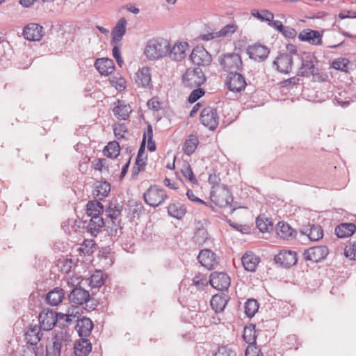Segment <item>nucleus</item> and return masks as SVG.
I'll return each instance as SVG.
<instances>
[{
    "label": "nucleus",
    "mask_w": 356,
    "mask_h": 356,
    "mask_svg": "<svg viewBox=\"0 0 356 356\" xmlns=\"http://www.w3.org/2000/svg\"><path fill=\"white\" fill-rule=\"evenodd\" d=\"M121 211L120 206L112 203L105 210L106 231L111 236H118L122 234V227L118 219Z\"/></svg>",
    "instance_id": "f257e3e1"
},
{
    "label": "nucleus",
    "mask_w": 356,
    "mask_h": 356,
    "mask_svg": "<svg viewBox=\"0 0 356 356\" xmlns=\"http://www.w3.org/2000/svg\"><path fill=\"white\" fill-rule=\"evenodd\" d=\"M170 45V42L162 38L150 40L145 47V54L150 60H156L166 56Z\"/></svg>",
    "instance_id": "f03ea898"
},
{
    "label": "nucleus",
    "mask_w": 356,
    "mask_h": 356,
    "mask_svg": "<svg viewBox=\"0 0 356 356\" xmlns=\"http://www.w3.org/2000/svg\"><path fill=\"white\" fill-rule=\"evenodd\" d=\"M211 200L216 206L219 207H227L229 209V213L235 210V208H232L231 203L233 202V197L231 192L226 186L219 187L211 193Z\"/></svg>",
    "instance_id": "7ed1b4c3"
},
{
    "label": "nucleus",
    "mask_w": 356,
    "mask_h": 356,
    "mask_svg": "<svg viewBox=\"0 0 356 356\" xmlns=\"http://www.w3.org/2000/svg\"><path fill=\"white\" fill-rule=\"evenodd\" d=\"M206 77L200 67L188 68L182 76L184 86L189 88H196L202 85Z\"/></svg>",
    "instance_id": "20e7f679"
},
{
    "label": "nucleus",
    "mask_w": 356,
    "mask_h": 356,
    "mask_svg": "<svg viewBox=\"0 0 356 356\" xmlns=\"http://www.w3.org/2000/svg\"><path fill=\"white\" fill-rule=\"evenodd\" d=\"M143 198L146 204L156 207L168 198V195L163 189L157 186H152L144 193Z\"/></svg>",
    "instance_id": "39448f33"
},
{
    "label": "nucleus",
    "mask_w": 356,
    "mask_h": 356,
    "mask_svg": "<svg viewBox=\"0 0 356 356\" xmlns=\"http://www.w3.org/2000/svg\"><path fill=\"white\" fill-rule=\"evenodd\" d=\"M219 62L222 67L229 72H235L242 67V60L238 54H227L220 56Z\"/></svg>",
    "instance_id": "423d86ee"
},
{
    "label": "nucleus",
    "mask_w": 356,
    "mask_h": 356,
    "mask_svg": "<svg viewBox=\"0 0 356 356\" xmlns=\"http://www.w3.org/2000/svg\"><path fill=\"white\" fill-rule=\"evenodd\" d=\"M200 120L203 125L210 130H214L218 125V116L216 109L212 107L204 108L201 112Z\"/></svg>",
    "instance_id": "0eeeda50"
},
{
    "label": "nucleus",
    "mask_w": 356,
    "mask_h": 356,
    "mask_svg": "<svg viewBox=\"0 0 356 356\" xmlns=\"http://www.w3.org/2000/svg\"><path fill=\"white\" fill-rule=\"evenodd\" d=\"M199 262L208 270L214 269L219 263L217 255L209 249L202 250L197 257Z\"/></svg>",
    "instance_id": "6e6552de"
},
{
    "label": "nucleus",
    "mask_w": 356,
    "mask_h": 356,
    "mask_svg": "<svg viewBox=\"0 0 356 356\" xmlns=\"http://www.w3.org/2000/svg\"><path fill=\"white\" fill-rule=\"evenodd\" d=\"M246 51L251 59L257 62L264 61L270 52L269 49L266 46L261 44L248 46Z\"/></svg>",
    "instance_id": "1a4fd4ad"
},
{
    "label": "nucleus",
    "mask_w": 356,
    "mask_h": 356,
    "mask_svg": "<svg viewBox=\"0 0 356 356\" xmlns=\"http://www.w3.org/2000/svg\"><path fill=\"white\" fill-rule=\"evenodd\" d=\"M210 284L217 290H227L230 285V278L223 272H213L210 275Z\"/></svg>",
    "instance_id": "9d476101"
},
{
    "label": "nucleus",
    "mask_w": 356,
    "mask_h": 356,
    "mask_svg": "<svg viewBox=\"0 0 356 356\" xmlns=\"http://www.w3.org/2000/svg\"><path fill=\"white\" fill-rule=\"evenodd\" d=\"M226 83L228 88L235 92L244 90L246 86L244 76L237 72L229 73Z\"/></svg>",
    "instance_id": "9b49d317"
},
{
    "label": "nucleus",
    "mask_w": 356,
    "mask_h": 356,
    "mask_svg": "<svg viewBox=\"0 0 356 356\" xmlns=\"http://www.w3.org/2000/svg\"><path fill=\"white\" fill-rule=\"evenodd\" d=\"M274 261L284 267L289 268L296 264L297 254L292 250H283L275 256Z\"/></svg>",
    "instance_id": "f8f14e48"
},
{
    "label": "nucleus",
    "mask_w": 356,
    "mask_h": 356,
    "mask_svg": "<svg viewBox=\"0 0 356 356\" xmlns=\"http://www.w3.org/2000/svg\"><path fill=\"white\" fill-rule=\"evenodd\" d=\"M191 60L193 63L200 65H207L211 62V56L202 47H196L191 54Z\"/></svg>",
    "instance_id": "ddd939ff"
},
{
    "label": "nucleus",
    "mask_w": 356,
    "mask_h": 356,
    "mask_svg": "<svg viewBox=\"0 0 356 356\" xmlns=\"http://www.w3.org/2000/svg\"><path fill=\"white\" fill-rule=\"evenodd\" d=\"M327 254L328 249L326 246H315L306 250L304 257L307 261L319 262L324 259Z\"/></svg>",
    "instance_id": "4468645a"
},
{
    "label": "nucleus",
    "mask_w": 356,
    "mask_h": 356,
    "mask_svg": "<svg viewBox=\"0 0 356 356\" xmlns=\"http://www.w3.org/2000/svg\"><path fill=\"white\" fill-rule=\"evenodd\" d=\"M43 27L35 23L27 24L23 30L24 37L30 41H39L43 36Z\"/></svg>",
    "instance_id": "2eb2a0df"
},
{
    "label": "nucleus",
    "mask_w": 356,
    "mask_h": 356,
    "mask_svg": "<svg viewBox=\"0 0 356 356\" xmlns=\"http://www.w3.org/2000/svg\"><path fill=\"white\" fill-rule=\"evenodd\" d=\"M316 58L309 54H305L302 58V66L298 74L301 76H309L314 74Z\"/></svg>",
    "instance_id": "dca6fc26"
},
{
    "label": "nucleus",
    "mask_w": 356,
    "mask_h": 356,
    "mask_svg": "<svg viewBox=\"0 0 356 356\" xmlns=\"http://www.w3.org/2000/svg\"><path fill=\"white\" fill-rule=\"evenodd\" d=\"M277 70L283 74H289L292 69L293 58L291 55L282 54L277 56L273 62Z\"/></svg>",
    "instance_id": "f3484780"
},
{
    "label": "nucleus",
    "mask_w": 356,
    "mask_h": 356,
    "mask_svg": "<svg viewBox=\"0 0 356 356\" xmlns=\"http://www.w3.org/2000/svg\"><path fill=\"white\" fill-rule=\"evenodd\" d=\"M298 38L313 45H320L322 43V35L315 30H303L299 33Z\"/></svg>",
    "instance_id": "a211bd4d"
},
{
    "label": "nucleus",
    "mask_w": 356,
    "mask_h": 356,
    "mask_svg": "<svg viewBox=\"0 0 356 356\" xmlns=\"http://www.w3.org/2000/svg\"><path fill=\"white\" fill-rule=\"evenodd\" d=\"M40 326L41 329L49 331L56 325L57 318L52 311L42 312L39 315Z\"/></svg>",
    "instance_id": "6ab92c4d"
},
{
    "label": "nucleus",
    "mask_w": 356,
    "mask_h": 356,
    "mask_svg": "<svg viewBox=\"0 0 356 356\" xmlns=\"http://www.w3.org/2000/svg\"><path fill=\"white\" fill-rule=\"evenodd\" d=\"M69 299L74 304L81 305L90 300V293L81 287H76L70 293Z\"/></svg>",
    "instance_id": "aec40b11"
},
{
    "label": "nucleus",
    "mask_w": 356,
    "mask_h": 356,
    "mask_svg": "<svg viewBox=\"0 0 356 356\" xmlns=\"http://www.w3.org/2000/svg\"><path fill=\"white\" fill-rule=\"evenodd\" d=\"M301 233L312 241H318L323 236V230L319 225L308 224L302 227Z\"/></svg>",
    "instance_id": "412c9836"
},
{
    "label": "nucleus",
    "mask_w": 356,
    "mask_h": 356,
    "mask_svg": "<svg viewBox=\"0 0 356 356\" xmlns=\"http://www.w3.org/2000/svg\"><path fill=\"white\" fill-rule=\"evenodd\" d=\"M127 22L124 17L120 18L112 30V42L119 43L126 33V26Z\"/></svg>",
    "instance_id": "4be33fe9"
},
{
    "label": "nucleus",
    "mask_w": 356,
    "mask_h": 356,
    "mask_svg": "<svg viewBox=\"0 0 356 356\" xmlns=\"http://www.w3.org/2000/svg\"><path fill=\"white\" fill-rule=\"evenodd\" d=\"M42 337L41 328L37 325H31L25 334V339L27 343L31 346H36Z\"/></svg>",
    "instance_id": "5701e85b"
},
{
    "label": "nucleus",
    "mask_w": 356,
    "mask_h": 356,
    "mask_svg": "<svg viewBox=\"0 0 356 356\" xmlns=\"http://www.w3.org/2000/svg\"><path fill=\"white\" fill-rule=\"evenodd\" d=\"M95 67L101 74L109 75L114 70V63L109 58H98L95 63Z\"/></svg>",
    "instance_id": "b1692460"
},
{
    "label": "nucleus",
    "mask_w": 356,
    "mask_h": 356,
    "mask_svg": "<svg viewBox=\"0 0 356 356\" xmlns=\"http://www.w3.org/2000/svg\"><path fill=\"white\" fill-rule=\"evenodd\" d=\"M241 261L246 270L254 272L260 259L253 252H248L242 257Z\"/></svg>",
    "instance_id": "393cba45"
},
{
    "label": "nucleus",
    "mask_w": 356,
    "mask_h": 356,
    "mask_svg": "<svg viewBox=\"0 0 356 356\" xmlns=\"http://www.w3.org/2000/svg\"><path fill=\"white\" fill-rule=\"evenodd\" d=\"M136 83L143 88L149 87L151 85L152 78L150 70L147 67H143L136 74Z\"/></svg>",
    "instance_id": "a878e982"
},
{
    "label": "nucleus",
    "mask_w": 356,
    "mask_h": 356,
    "mask_svg": "<svg viewBox=\"0 0 356 356\" xmlns=\"http://www.w3.org/2000/svg\"><path fill=\"white\" fill-rule=\"evenodd\" d=\"M93 328V323L92 321L86 317L79 319L76 325V330L79 335L81 337H88Z\"/></svg>",
    "instance_id": "bb28decb"
},
{
    "label": "nucleus",
    "mask_w": 356,
    "mask_h": 356,
    "mask_svg": "<svg viewBox=\"0 0 356 356\" xmlns=\"http://www.w3.org/2000/svg\"><path fill=\"white\" fill-rule=\"evenodd\" d=\"M188 47V45L186 42H180L175 44L168 53L172 60L179 61L185 58Z\"/></svg>",
    "instance_id": "cd10ccee"
},
{
    "label": "nucleus",
    "mask_w": 356,
    "mask_h": 356,
    "mask_svg": "<svg viewBox=\"0 0 356 356\" xmlns=\"http://www.w3.org/2000/svg\"><path fill=\"white\" fill-rule=\"evenodd\" d=\"M64 296L65 292L63 289L56 287L47 294L46 301L51 306H57L62 302Z\"/></svg>",
    "instance_id": "c85d7f7f"
},
{
    "label": "nucleus",
    "mask_w": 356,
    "mask_h": 356,
    "mask_svg": "<svg viewBox=\"0 0 356 356\" xmlns=\"http://www.w3.org/2000/svg\"><path fill=\"white\" fill-rule=\"evenodd\" d=\"M106 227V221L101 216H95L91 218L88 222L86 229L92 236H97V234L101 231L102 228Z\"/></svg>",
    "instance_id": "c756f323"
},
{
    "label": "nucleus",
    "mask_w": 356,
    "mask_h": 356,
    "mask_svg": "<svg viewBox=\"0 0 356 356\" xmlns=\"http://www.w3.org/2000/svg\"><path fill=\"white\" fill-rule=\"evenodd\" d=\"M277 234L282 238L290 240L295 236V230L286 222H280L276 227Z\"/></svg>",
    "instance_id": "7c9ffc66"
},
{
    "label": "nucleus",
    "mask_w": 356,
    "mask_h": 356,
    "mask_svg": "<svg viewBox=\"0 0 356 356\" xmlns=\"http://www.w3.org/2000/svg\"><path fill=\"white\" fill-rule=\"evenodd\" d=\"M228 302V296L226 294H216L211 300V307L216 312L223 311Z\"/></svg>",
    "instance_id": "2f4dec72"
},
{
    "label": "nucleus",
    "mask_w": 356,
    "mask_h": 356,
    "mask_svg": "<svg viewBox=\"0 0 356 356\" xmlns=\"http://www.w3.org/2000/svg\"><path fill=\"white\" fill-rule=\"evenodd\" d=\"M92 350V345L88 339H81L74 345V352L77 356H87Z\"/></svg>",
    "instance_id": "473e14b6"
},
{
    "label": "nucleus",
    "mask_w": 356,
    "mask_h": 356,
    "mask_svg": "<svg viewBox=\"0 0 356 356\" xmlns=\"http://www.w3.org/2000/svg\"><path fill=\"white\" fill-rule=\"evenodd\" d=\"M356 230V226L353 223H342L335 229V234L339 238L348 237L353 235Z\"/></svg>",
    "instance_id": "72a5a7b5"
},
{
    "label": "nucleus",
    "mask_w": 356,
    "mask_h": 356,
    "mask_svg": "<svg viewBox=\"0 0 356 356\" xmlns=\"http://www.w3.org/2000/svg\"><path fill=\"white\" fill-rule=\"evenodd\" d=\"M186 211L184 205L179 202L171 203L168 207V214L177 219H181L185 215Z\"/></svg>",
    "instance_id": "f704fd0d"
},
{
    "label": "nucleus",
    "mask_w": 356,
    "mask_h": 356,
    "mask_svg": "<svg viewBox=\"0 0 356 356\" xmlns=\"http://www.w3.org/2000/svg\"><path fill=\"white\" fill-rule=\"evenodd\" d=\"M199 143L198 138L193 134H191L185 140L183 145V151L187 155L192 154L197 148Z\"/></svg>",
    "instance_id": "c9c22d12"
},
{
    "label": "nucleus",
    "mask_w": 356,
    "mask_h": 356,
    "mask_svg": "<svg viewBox=\"0 0 356 356\" xmlns=\"http://www.w3.org/2000/svg\"><path fill=\"white\" fill-rule=\"evenodd\" d=\"M106 275L101 270H96L88 279V284L92 288H99L104 284Z\"/></svg>",
    "instance_id": "e433bc0d"
},
{
    "label": "nucleus",
    "mask_w": 356,
    "mask_h": 356,
    "mask_svg": "<svg viewBox=\"0 0 356 356\" xmlns=\"http://www.w3.org/2000/svg\"><path fill=\"white\" fill-rule=\"evenodd\" d=\"M86 207L87 214L91 218L100 216L99 215L104 211V206L98 201H89Z\"/></svg>",
    "instance_id": "4c0bfd02"
},
{
    "label": "nucleus",
    "mask_w": 356,
    "mask_h": 356,
    "mask_svg": "<svg viewBox=\"0 0 356 356\" xmlns=\"http://www.w3.org/2000/svg\"><path fill=\"white\" fill-rule=\"evenodd\" d=\"M257 228L261 232H270L273 229V222L264 216H259L256 220Z\"/></svg>",
    "instance_id": "58836bf2"
},
{
    "label": "nucleus",
    "mask_w": 356,
    "mask_h": 356,
    "mask_svg": "<svg viewBox=\"0 0 356 356\" xmlns=\"http://www.w3.org/2000/svg\"><path fill=\"white\" fill-rule=\"evenodd\" d=\"M104 154L110 158H116L120 154V145L116 141L110 142L104 149Z\"/></svg>",
    "instance_id": "ea45409f"
},
{
    "label": "nucleus",
    "mask_w": 356,
    "mask_h": 356,
    "mask_svg": "<svg viewBox=\"0 0 356 356\" xmlns=\"http://www.w3.org/2000/svg\"><path fill=\"white\" fill-rule=\"evenodd\" d=\"M110 191L111 186L108 182L106 181L98 182L95 186L96 194L94 193V195H95L100 200H102L103 197L107 196Z\"/></svg>",
    "instance_id": "a19ab883"
},
{
    "label": "nucleus",
    "mask_w": 356,
    "mask_h": 356,
    "mask_svg": "<svg viewBox=\"0 0 356 356\" xmlns=\"http://www.w3.org/2000/svg\"><path fill=\"white\" fill-rule=\"evenodd\" d=\"M113 113L118 118L126 120L131 113V107L129 105L119 104L113 108Z\"/></svg>",
    "instance_id": "79ce46f5"
},
{
    "label": "nucleus",
    "mask_w": 356,
    "mask_h": 356,
    "mask_svg": "<svg viewBox=\"0 0 356 356\" xmlns=\"http://www.w3.org/2000/svg\"><path fill=\"white\" fill-rule=\"evenodd\" d=\"M259 309V303L254 299H248L245 303V313L248 317H252Z\"/></svg>",
    "instance_id": "37998d69"
},
{
    "label": "nucleus",
    "mask_w": 356,
    "mask_h": 356,
    "mask_svg": "<svg viewBox=\"0 0 356 356\" xmlns=\"http://www.w3.org/2000/svg\"><path fill=\"white\" fill-rule=\"evenodd\" d=\"M145 141H146V134H144L143 141H142L140 148L138 149V154H137L136 161H135V163L138 165H145V160L147 159V157L145 156Z\"/></svg>",
    "instance_id": "c03bdc74"
},
{
    "label": "nucleus",
    "mask_w": 356,
    "mask_h": 356,
    "mask_svg": "<svg viewBox=\"0 0 356 356\" xmlns=\"http://www.w3.org/2000/svg\"><path fill=\"white\" fill-rule=\"evenodd\" d=\"M236 31V26L234 24H227L220 31H216L215 35L218 38H227L231 36Z\"/></svg>",
    "instance_id": "a18cd8bd"
},
{
    "label": "nucleus",
    "mask_w": 356,
    "mask_h": 356,
    "mask_svg": "<svg viewBox=\"0 0 356 356\" xmlns=\"http://www.w3.org/2000/svg\"><path fill=\"white\" fill-rule=\"evenodd\" d=\"M181 172L182 173L183 176L188 179L191 183L193 184H197V180L194 175L193 170L188 164V163H183L181 168Z\"/></svg>",
    "instance_id": "49530a36"
},
{
    "label": "nucleus",
    "mask_w": 356,
    "mask_h": 356,
    "mask_svg": "<svg viewBox=\"0 0 356 356\" xmlns=\"http://www.w3.org/2000/svg\"><path fill=\"white\" fill-rule=\"evenodd\" d=\"M193 284L197 290H203L208 284L207 277L205 275H196L193 279Z\"/></svg>",
    "instance_id": "de8ad7c7"
},
{
    "label": "nucleus",
    "mask_w": 356,
    "mask_h": 356,
    "mask_svg": "<svg viewBox=\"0 0 356 356\" xmlns=\"http://www.w3.org/2000/svg\"><path fill=\"white\" fill-rule=\"evenodd\" d=\"M252 15L258 19L266 22H271L274 17L272 13L266 10L261 11L254 10L252 11Z\"/></svg>",
    "instance_id": "09e8293b"
},
{
    "label": "nucleus",
    "mask_w": 356,
    "mask_h": 356,
    "mask_svg": "<svg viewBox=\"0 0 356 356\" xmlns=\"http://www.w3.org/2000/svg\"><path fill=\"white\" fill-rule=\"evenodd\" d=\"M345 256L350 259H356V241L349 243L344 250Z\"/></svg>",
    "instance_id": "8fccbe9b"
},
{
    "label": "nucleus",
    "mask_w": 356,
    "mask_h": 356,
    "mask_svg": "<svg viewBox=\"0 0 356 356\" xmlns=\"http://www.w3.org/2000/svg\"><path fill=\"white\" fill-rule=\"evenodd\" d=\"M215 356H236V352L229 346L219 347Z\"/></svg>",
    "instance_id": "3c124183"
},
{
    "label": "nucleus",
    "mask_w": 356,
    "mask_h": 356,
    "mask_svg": "<svg viewBox=\"0 0 356 356\" xmlns=\"http://www.w3.org/2000/svg\"><path fill=\"white\" fill-rule=\"evenodd\" d=\"M77 314H79L78 312H76V314H74L73 312L72 313H70L69 311L68 313L66 314H61L60 319L65 320L67 322V325H69L73 323L74 322H78L79 318Z\"/></svg>",
    "instance_id": "603ef678"
},
{
    "label": "nucleus",
    "mask_w": 356,
    "mask_h": 356,
    "mask_svg": "<svg viewBox=\"0 0 356 356\" xmlns=\"http://www.w3.org/2000/svg\"><path fill=\"white\" fill-rule=\"evenodd\" d=\"M204 95V90L202 88L198 87L196 89L193 90L192 92L190 94L188 97V102L191 103H194Z\"/></svg>",
    "instance_id": "864d4df0"
},
{
    "label": "nucleus",
    "mask_w": 356,
    "mask_h": 356,
    "mask_svg": "<svg viewBox=\"0 0 356 356\" xmlns=\"http://www.w3.org/2000/svg\"><path fill=\"white\" fill-rule=\"evenodd\" d=\"M245 356H261V350L252 343H250L245 350Z\"/></svg>",
    "instance_id": "5fc2aeb1"
},
{
    "label": "nucleus",
    "mask_w": 356,
    "mask_h": 356,
    "mask_svg": "<svg viewBox=\"0 0 356 356\" xmlns=\"http://www.w3.org/2000/svg\"><path fill=\"white\" fill-rule=\"evenodd\" d=\"M112 54L113 56L116 60L118 64L120 66H122V65L123 64V60L122 58L121 57L120 47L118 45L114 46V47L113 48Z\"/></svg>",
    "instance_id": "6e6d98bb"
},
{
    "label": "nucleus",
    "mask_w": 356,
    "mask_h": 356,
    "mask_svg": "<svg viewBox=\"0 0 356 356\" xmlns=\"http://www.w3.org/2000/svg\"><path fill=\"white\" fill-rule=\"evenodd\" d=\"M254 326L252 327H246L244 329V333H243V339L244 340L249 343H252L251 342V336L252 332H254ZM253 341H254V334L253 335Z\"/></svg>",
    "instance_id": "4d7b16f0"
},
{
    "label": "nucleus",
    "mask_w": 356,
    "mask_h": 356,
    "mask_svg": "<svg viewBox=\"0 0 356 356\" xmlns=\"http://www.w3.org/2000/svg\"><path fill=\"white\" fill-rule=\"evenodd\" d=\"M281 33L286 37L289 38H293L296 35V31L289 26H284V29L282 30Z\"/></svg>",
    "instance_id": "13d9d810"
},
{
    "label": "nucleus",
    "mask_w": 356,
    "mask_h": 356,
    "mask_svg": "<svg viewBox=\"0 0 356 356\" xmlns=\"http://www.w3.org/2000/svg\"><path fill=\"white\" fill-rule=\"evenodd\" d=\"M339 17L341 19L346 18H354L356 17V13L349 10H343L339 14Z\"/></svg>",
    "instance_id": "bf43d9fd"
},
{
    "label": "nucleus",
    "mask_w": 356,
    "mask_h": 356,
    "mask_svg": "<svg viewBox=\"0 0 356 356\" xmlns=\"http://www.w3.org/2000/svg\"><path fill=\"white\" fill-rule=\"evenodd\" d=\"M186 195L188 198L193 202H199L200 204H204V202L200 199L199 197H196L191 190L187 191Z\"/></svg>",
    "instance_id": "052dcab7"
},
{
    "label": "nucleus",
    "mask_w": 356,
    "mask_h": 356,
    "mask_svg": "<svg viewBox=\"0 0 356 356\" xmlns=\"http://www.w3.org/2000/svg\"><path fill=\"white\" fill-rule=\"evenodd\" d=\"M106 162V160L105 159H99L97 161H96V162L94 164L95 169L99 171H102Z\"/></svg>",
    "instance_id": "680f3d73"
},
{
    "label": "nucleus",
    "mask_w": 356,
    "mask_h": 356,
    "mask_svg": "<svg viewBox=\"0 0 356 356\" xmlns=\"http://www.w3.org/2000/svg\"><path fill=\"white\" fill-rule=\"evenodd\" d=\"M147 149L150 152H154L156 150V145L153 140V137L151 136L147 138Z\"/></svg>",
    "instance_id": "e2e57ef3"
},
{
    "label": "nucleus",
    "mask_w": 356,
    "mask_h": 356,
    "mask_svg": "<svg viewBox=\"0 0 356 356\" xmlns=\"http://www.w3.org/2000/svg\"><path fill=\"white\" fill-rule=\"evenodd\" d=\"M299 79L297 77H291L284 81H283V86H286L289 85H296L298 83Z\"/></svg>",
    "instance_id": "0e129e2a"
},
{
    "label": "nucleus",
    "mask_w": 356,
    "mask_h": 356,
    "mask_svg": "<svg viewBox=\"0 0 356 356\" xmlns=\"http://www.w3.org/2000/svg\"><path fill=\"white\" fill-rule=\"evenodd\" d=\"M273 28L279 31L280 32L284 29V26L282 25L280 21L276 20L273 21L271 24H270Z\"/></svg>",
    "instance_id": "69168bd1"
},
{
    "label": "nucleus",
    "mask_w": 356,
    "mask_h": 356,
    "mask_svg": "<svg viewBox=\"0 0 356 356\" xmlns=\"http://www.w3.org/2000/svg\"><path fill=\"white\" fill-rule=\"evenodd\" d=\"M36 0H19L20 4L25 8H29L33 4Z\"/></svg>",
    "instance_id": "338daca9"
},
{
    "label": "nucleus",
    "mask_w": 356,
    "mask_h": 356,
    "mask_svg": "<svg viewBox=\"0 0 356 356\" xmlns=\"http://www.w3.org/2000/svg\"><path fill=\"white\" fill-rule=\"evenodd\" d=\"M144 165H138L136 163L134 164L133 168H132V175L136 176L139 174L141 169L143 168Z\"/></svg>",
    "instance_id": "774afa93"
}]
</instances>
